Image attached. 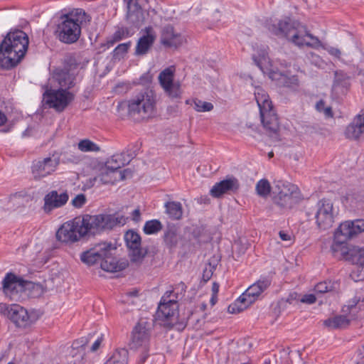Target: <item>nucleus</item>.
<instances>
[{"instance_id": "nucleus-36", "label": "nucleus", "mask_w": 364, "mask_h": 364, "mask_svg": "<svg viewBox=\"0 0 364 364\" xmlns=\"http://www.w3.org/2000/svg\"><path fill=\"white\" fill-rule=\"evenodd\" d=\"M53 79L56 80L61 87L60 89H67L71 87L74 85V76L65 70H60L56 72L53 75Z\"/></svg>"}, {"instance_id": "nucleus-18", "label": "nucleus", "mask_w": 364, "mask_h": 364, "mask_svg": "<svg viewBox=\"0 0 364 364\" xmlns=\"http://www.w3.org/2000/svg\"><path fill=\"white\" fill-rule=\"evenodd\" d=\"M132 176V172L129 169L124 171H114L109 168L104 164L100 165L99 173L97 177L102 184H113L117 181L124 180Z\"/></svg>"}, {"instance_id": "nucleus-26", "label": "nucleus", "mask_w": 364, "mask_h": 364, "mask_svg": "<svg viewBox=\"0 0 364 364\" xmlns=\"http://www.w3.org/2000/svg\"><path fill=\"white\" fill-rule=\"evenodd\" d=\"M86 341L82 338L80 341H75L67 355L68 364H82L85 354V346Z\"/></svg>"}, {"instance_id": "nucleus-43", "label": "nucleus", "mask_w": 364, "mask_h": 364, "mask_svg": "<svg viewBox=\"0 0 364 364\" xmlns=\"http://www.w3.org/2000/svg\"><path fill=\"white\" fill-rule=\"evenodd\" d=\"M163 225L158 220L146 221L144 226V232L146 235L156 234L162 230Z\"/></svg>"}, {"instance_id": "nucleus-60", "label": "nucleus", "mask_w": 364, "mask_h": 364, "mask_svg": "<svg viewBox=\"0 0 364 364\" xmlns=\"http://www.w3.org/2000/svg\"><path fill=\"white\" fill-rule=\"evenodd\" d=\"M219 291V285L214 282L212 286V293L213 295H217Z\"/></svg>"}, {"instance_id": "nucleus-59", "label": "nucleus", "mask_w": 364, "mask_h": 364, "mask_svg": "<svg viewBox=\"0 0 364 364\" xmlns=\"http://www.w3.org/2000/svg\"><path fill=\"white\" fill-rule=\"evenodd\" d=\"M132 220L135 222H139L141 219V213H140V211L139 209H135L133 212H132Z\"/></svg>"}, {"instance_id": "nucleus-2", "label": "nucleus", "mask_w": 364, "mask_h": 364, "mask_svg": "<svg viewBox=\"0 0 364 364\" xmlns=\"http://www.w3.org/2000/svg\"><path fill=\"white\" fill-rule=\"evenodd\" d=\"M90 21L89 16L81 9L61 16L57 28L59 40L65 43L76 42L80 36L82 26Z\"/></svg>"}, {"instance_id": "nucleus-45", "label": "nucleus", "mask_w": 364, "mask_h": 364, "mask_svg": "<svg viewBox=\"0 0 364 364\" xmlns=\"http://www.w3.org/2000/svg\"><path fill=\"white\" fill-rule=\"evenodd\" d=\"M257 193L263 198H267L271 191V186L267 179H261L256 184Z\"/></svg>"}, {"instance_id": "nucleus-22", "label": "nucleus", "mask_w": 364, "mask_h": 364, "mask_svg": "<svg viewBox=\"0 0 364 364\" xmlns=\"http://www.w3.org/2000/svg\"><path fill=\"white\" fill-rule=\"evenodd\" d=\"M68 198L69 196L66 192L58 194L56 191H52L44 197L43 210L46 213H50L53 209L63 206Z\"/></svg>"}, {"instance_id": "nucleus-4", "label": "nucleus", "mask_w": 364, "mask_h": 364, "mask_svg": "<svg viewBox=\"0 0 364 364\" xmlns=\"http://www.w3.org/2000/svg\"><path fill=\"white\" fill-rule=\"evenodd\" d=\"M127 218L122 215H85L81 218L85 236L96 235L112 229L116 225H124Z\"/></svg>"}, {"instance_id": "nucleus-46", "label": "nucleus", "mask_w": 364, "mask_h": 364, "mask_svg": "<svg viewBox=\"0 0 364 364\" xmlns=\"http://www.w3.org/2000/svg\"><path fill=\"white\" fill-rule=\"evenodd\" d=\"M129 36H130L129 30L125 28H121L115 31L112 38L108 40L107 43L110 46H112L115 43Z\"/></svg>"}, {"instance_id": "nucleus-32", "label": "nucleus", "mask_w": 364, "mask_h": 364, "mask_svg": "<svg viewBox=\"0 0 364 364\" xmlns=\"http://www.w3.org/2000/svg\"><path fill=\"white\" fill-rule=\"evenodd\" d=\"M252 58L260 70L263 73H268L269 76L272 72L278 70L277 68H274L265 50H262L257 55H253Z\"/></svg>"}, {"instance_id": "nucleus-58", "label": "nucleus", "mask_w": 364, "mask_h": 364, "mask_svg": "<svg viewBox=\"0 0 364 364\" xmlns=\"http://www.w3.org/2000/svg\"><path fill=\"white\" fill-rule=\"evenodd\" d=\"M279 236L280 239L283 241L289 242L291 240V235L284 231H280L279 232Z\"/></svg>"}, {"instance_id": "nucleus-54", "label": "nucleus", "mask_w": 364, "mask_h": 364, "mask_svg": "<svg viewBox=\"0 0 364 364\" xmlns=\"http://www.w3.org/2000/svg\"><path fill=\"white\" fill-rule=\"evenodd\" d=\"M316 298L315 295L312 294L304 295L301 299V301L302 303H306V304H314L316 302Z\"/></svg>"}, {"instance_id": "nucleus-34", "label": "nucleus", "mask_w": 364, "mask_h": 364, "mask_svg": "<svg viewBox=\"0 0 364 364\" xmlns=\"http://www.w3.org/2000/svg\"><path fill=\"white\" fill-rule=\"evenodd\" d=\"M260 116L264 127L270 132L276 133L279 128V124L273 109L265 112V113L260 112Z\"/></svg>"}, {"instance_id": "nucleus-52", "label": "nucleus", "mask_w": 364, "mask_h": 364, "mask_svg": "<svg viewBox=\"0 0 364 364\" xmlns=\"http://www.w3.org/2000/svg\"><path fill=\"white\" fill-rule=\"evenodd\" d=\"M131 46V42L124 43L118 45V46L114 49V52L116 55H123L127 53L129 48Z\"/></svg>"}, {"instance_id": "nucleus-20", "label": "nucleus", "mask_w": 364, "mask_h": 364, "mask_svg": "<svg viewBox=\"0 0 364 364\" xmlns=\"http://www.w3.org/2000/svg\"><path fill=\"white\" fill-rule=\"evenodd\" d=\"M161 43L168 48H177L182 46L186 38L178 33L175 32L172 26H165L161 33Z\"/></svg>"}, {"instance_id": "nucleus-10", "label": "nucleus", "mask_w": 364, "mask_h": 364, "mask_svg": "<svg viewBox=\"0 0 364 364\" xmlns=\"http://www.w3.org/2000/svg\"><path fill=\"white\" fill-rule=\"evenodd\" d=\"M176 68L170 66L163 70L158 76L159 82L164 93L171 100H180L182 97L183 90L179 81H176Z\"/></svg>"}, {"instance_id": "nucleus-41", "label": "nucleus", "mask_w": 364, "mask_h": 364, "mask_svg": "<svg viewBox=\"0 0 364 364\" xmlns=\"http://www.w3.org/2000/svg\"><path fill=\"white\" fill-rule=\"evenodd\" d=\"M77 149L82 152H99V145L88 139L80 140L77 144Z\"/></svg>"}, {"instance_id": "nucleus-63", "label": "nucleus", "mask_w": 364, "mask_h": 364, "mask_svg": "<svg viewBox=\"0 0 364 364\" xmlns=\"http://www.w3.org/2000/svg\"><path fill=\"white\" fill-rule=\"evenodd\" d=\"M211 274L212 273L210 270H209L208 272H207V270H205L203 276V279L205 280H208L210 278Z\"/></svg>"}, {"instance_id": "nucleus-25", "label": "nucleus", "mask_w": 364, "mask_h": 364, "mask_svg": "<svg viewBox=\"0 0 364 364\" xmlns=\"http://www.w3.org/2000/svg\"><path fill=\"white\" fill-rule=\"evenodd\" d=\"M23 307L19 304H0V314L7 316L17 328H21L23 323V317L21 315Z\"/></svg>"}, {"instance_id": "nucleus-38", "label": "nucleus", "mask_w": 364, "mask_h": 364, "mask_svg": "<svg viewBox=\"0 0 364 364\" xmlns=\"http://www.w3.org/2000/svg\"><path fill=\"white\" fill-rule=\"evenodd\" d=\"M101 268L106 272H118L124 268L122 264H119L116 259L110 257V253L107 257L102 259L100 263Z\"/></svg>"}, {"instance_id": "nucleus-17", "label": "nucleus", "mask_w": 364, "mask_h": 364, "mask_svg": "<svg viewBox=\"0 0 364 364\" xmlns=\"http://www.w3.org/2000/svg\"><path fill=\"white\" fill-rule=\"evenodd\" d=\"M150 338V324L145 321L138 323L132 331L130 346L132 348L146 350Z\"/></svg>"}, {"instance_id": "nucleus-64", "label": "nucleus", "mask_w": 364, "mask_h": 364, "mask_svg": "<svg viewBox=\"0 0 364 364\" xmlns=\"http://www.w3.org/2000/svg\"><path fill=\"white\" fill-rule=\"evenodd\" d=\"M217 301V295H212V297L210 299V302L212 305H214Z\"/></svg>"}, {"instance_id": "nucleus-12", "label": "nucleus", "mask_w": 364, "mask_h": 364, "mask_svg": "<svg viewBox=\"0 0 364 364\" xmlns=\"http://www.w3.org/2000/svg\"><path fill=\"white\" fill-rule=\"evenodd\" d=\"M73 99V94L65 89H48L43 94L44 103L58 112L64 110Z\"/></svg>"}, {"instance_id": "nucleus-3", "label": "nucleus", "mask_w": 364, "mask_h": 364, "mask_svg": "<svg viewBox=\"0 0 364 364\" xmlns=\"http://www.w3.org/2000/svg\"><path fill=\"white\" fill-rule=\"evenodd\" d=\"M23 58V31L9 32L0 43V67L11 69Z\"/></svg>"}, {"instance_id": "nucleus-62", "label": "nucleus", "mask_w": 364, "mask_h": 364, "mask_svg": "<svg viewBox=\"0 0 364 364\" xmlns=\"http://www.w3.org/2000/svg\"><path fill=\"white\" fill-rule=\"evenodd\" d=\"M23 39H24V55H25L27 51V47H28V41H29L28 36L25 33H24Z\"/></svg>"}, {"instance_id": "nucleus-19", "label": "nucleus", "mask_w": 364, "mask_h": 364, "mask_svg": "<svg viewBox=\"0 0 364 364\" xmlns=\"http://www.w3.org/2000/svg\"><path fill=\"white\" fill-rule=\"evenodd\" d=\"M171 294V291H167L161 299L156 312L159 319L168 320L177 314L178 304L175 300L169 299Z\"/></svg>"}, {"instance_id": "nucleus-33", "label": "nucleus", "mask_w": 364, "mask_h": 364, "mask_svg": "<svg viewBox=\"0 0 364 364\" xmlns=\"http://www.w3.org/2000/svg\"><path fill=\"white\" fill-rule=\"evenodd\" d=\"M254 94L260 112L265 113L272 109V102L264 90L260 87H256Z\"/></svg>"}, {"instance_id": "nucleus-50", "label": "nucleus", "mask_w": 364, "mask_h": 364, "mask_svg": "<svg viewBox=\"0 0 364 364\" xmlns=\"http://www.w3.org/2000/svg\"><path fill=\"white\" fill-rule=\"evenodd\" d=\"M86 201V196L82 193H80L75 196L74 198L72 199L71 204L75 208H80L85 204Z\"/></svg>"}, {"instance_id": "nucleus-48", "label": "nucleus", "mask_w": 364, "mask_h": 364, "mask_svg": "<svg viewBox=\"0 0 364 364\" xmlns=\"http://www.w3.org/2000/svg\"><path fill=\"white\" fill-rule=\"evenodd\" d=\"M26 318H24V327L34 323L41 316L39 311L31 309L26 311Z\"/></svg>"}, {"instance_id": "nucleus-7", "label": "nucleus", "mask_w": 364, "mask_h": 364, "mask_svg": "<svg viewBox=\"0 0 364 364\" xmlns=\"http://www.w3.org/2000/svg\"><path fill=\"white\" fill-rule=\"evenodd\" d=\"M270 285L268 279L259 280L249 287L246 291L228 306V312L238 314L246 309L258 299L261 294Z\"/></svg>"}, {"instance_id": "nucleus-31", "label": "nucleus", "mask_w": 364, "mask_h": 364, "mask_svg": "<svg viewBox=\"0 0 364 364\" xmlns=\"http://www.w3.org/2000/svg\"><path fill=\"white\" fill-rule=\"evenodd\" d=\"M341 255H346V258L353 264L360 267H364V248L360 247H346V252L340 251Z\"/></svg>"}, {"instance_id": "nucleus-13", "label": "nucleus", "mask_w": 364, "mask_h": 364, "mask_svg": "<svg viewBox=\"0 0 364 364\" xmlns=\"http://www.w3.org/2000/svg\"><path fill=\"white\" fill-rule=\"evenodd\" d=\"M112 250L113 248L110 242H98L95 244L88 250L83 252L80 255V259L87 265H93L97 262L101 263L102 259L107 257Z\"/></svg>"}, {"instance_id": "nucleus-15", "label": "nucleus", "mask_w": 364, "mask_h": 364, "mask_svg": "<svg viewBox=\"0 0 364 364\" xmlns=\"http://www.w3.org/2000/svg\"><path fill=\"white\" fill-rule=\"evenodd\" d=\"M191 239L189 228L181 229L174 225L168 226L164 236V242L169 247L184 245Z\"/></svg>"}, {"instance_id": "nucleus-51", "label": "nucleus", "mask_w": 364, "mask_h": 364, "mask_svg": "<svg viewBox=\"0 0 364 364\" xmlns=\"http://www.w3.org/2000/svg\"><path fill=\"white\" fill-rule=\"evenodd\" d=\"M316 109L323 112L326 117H332V112L330 107H325L324 102L323 100H320L316 105Z\"/></svg>"}, {"instance_id": "nucleus-30", "label": "nucleus", "mask_w": 364, "mask_h": 364, "mask_svg": "<svg viewBox=\"0 0 364 364\" xmlns=\"http://www.w3.org/2000/svg\"><path fill=\"white\" fill-rule=\"evenodd\" d=\"M130 161V156L127 153L122 152L113 154L104 164L112 170L120 171L121 167L129 164Z\"/></svg>"}, {"instance_id": "nucleus-1", "label": "nucleus", "mask_w": 364, "mask_h": 364, "mask_svg": "<svg viewBox=\"0 0 364 364\" xmlns=\"http://www.w3.org/2000/svg\"><path fill=\"white\" fill-rule=\"evenodd\" d=\"M268 30L279 38H285L297 46L318 47L321 42L309 33L305 26L290 18L267 23Z\"/></svg>"}, {"instance_id": "nucleus-6", "label": "nucleus", "mask_w": 364, "mask_h": 364, "mask_svg": "<svg viewBox=\"0 0 364 364\" xmlns=\"http://www.w3.org/2000/svg\"><path fill=\"white\" fill-rule=\"evenodd\" d=\"M364 232V220H346L341 223L334 232L331 247L333 252H346V241Z\"/></svg>"}, {"instance_id": "nucleus-27", "label": "nucleus", "mask_w": 364, "mask_h": 364, "mask_svg": "<svg viewBox=\"0 0 364 364\" xmlns=\"http://www.w3.org/2000/svg\"><path fill=\"white\" fill-rule=\"evenodd\" d=\"M270 78L277 81L279 84L291 90H296L299 86V80L297 75H291L289 71L286 73L279 70L277 71H273L271 73Z\"/></svg>"}, {"instance_id": "nucleus-28", "label": "nucleus", "mask_w": 364, "mask_h": 364, "mask_svg": "<svg viewBox=\"0 0 364 364\" xmlns=\"http://www.w3.org/2000/svg\"><path fill=\"white\" fill-rule=\"evenodd\" d=\"M144 33L145 34L139 39L136 46L135 53L137 55L146 53L156 38V34L152 27L148 26L145 28Z\"/></svg>"}, {"instance_id": "nucleus-56", "label": "nucleus", "mask_w": 364, "mask_h": 364, "mask_svg": "<svg viewBox=\"0 0 364 364\" xmlns=\"http://www.w3.org/2000/svg\"><path fill=\"white\" fill-rule=\"evenodd\" d=\"M102 341V336H100L96 339V341L92 345L91 348H90L91 351H92V352L96 351L100 348Z\"/></svg>"}, {"instance_id": "nucleus-40", "label": "nucleus", "mask_w": 364, "mask_h": 364, "mask_svg": "<svg viewBox=\"0 0 364 364\" xmlns=\"http://www.w3.org/2000/svg\"><path fill=\"white\" fill-rule=\"evenodd\" d=\"M128 351L124 349H119L114 351L112 356L105 362L107 364H127Z\"/></svg>"}, {"instance_id": "nucleus-8", "label": "nucleus", "mask_w": 364, "mask_h": 364, "mask_svg": "<svg viewBox=\"0 0 364 364\" xmlns=\"http://www.w3.org/2000/svg\"><path fill=\"white\" fill-rule=\"evenodd\" d=\"M272 193L274 203L284 208H291L301 199L297 186L282 181L275 182Z\"/></svg>"}, {"instance_id": "nucleus-35", "label": "nucleus", "mask_w": 364, "mask_h": 364, "mask_svg": "<svg viewBox=\"0 0 364 364\" xmlns=\"http://www.w3.org/2000/svg\"><path fill=\"white\" fill-rule=\"evenodd\" d=\"M350 319L343 314L333 318H328L323 321V325L330 329L345 328L350 323Z\"/></svg>"}, {"instance_id": "nucleus-55", "label": "nucleus", "mask_w": 364, "mask_h": 364, "mask_svg": "<svg viewBox=\"0 0 364 364\" xmlns=\"http://www.w3.org/2000/svg\"><path fill=\"white\" fill-rule=\"evenodd\" d=\"M326 50L330 55L335 56L337 58H340L341 52L338 48L334 47H328L326 48Z\"/></svg>"}, {"instance_id": "nucleus-44", "label": "nucleus", "mask_w": 364, "mask_h": 364, "mask_svg": "<svg viewBox=\"0 0 364 364\" xmlns=\"http://www.w3.org/2000/svg\"><path fill=\"white\" fill-rule=\"evenodd\" d=\"M339 288V284L337 282H323L317 284L314 290L317 293H325L328 291H336Z\"/></svg>"}, {"instance_id": "nucleus-61", "label": "nucleus", "mask_w": 364, "mask_h": 364, "mask_svg": "<svg viewBox=\"0 0 364 364\" xmlns=\"http://www.w3.org/2000/svg\"><path fill=\"white\" fill-rule=\"evenodd\" d=\"M7 120L4 113L0 111V126L3 125Z\"/></svg>"}, {"instance_id": "nucleus-9", "label": "nucleus", "mask_w": 364, "mask_h": 364, "mask_svg": "<svg viewBox=\"0 0 364 364\" xmlns=\"http://www.w3.org/2000/svg\"><path fill=\"white\" fill-rule=\"evenodd\" d=\"M81 218H75L64 223L56 232L58 241L66 244L74 243L85 237Z\"/></svg>"}, {"instance_id": "nucleus-11", "label": "nucleus", "mask_w": 364, "mask_h": 364, "mask_svg": "<svg viewBox=\"0 0 364 364\" xmlns=\"http://www.w3.org/2000/svg\"><path fill=\"white\" fill-rule=\"evenodd\" d=\"M336 211L333 203L328 199L320 200L316 204L315 219L317 227L321 230H328L333 226Z\"/></svg>"}, {"instance_id": "nucleus-53", "label": "nucleus", "mask_w": 364, "mask_h": 364, "mask_svg": "<svg viewBox=\"0 0 364 364\" xmlns=\"http://www.w3.org/2000/svg\"><path fill=\"white\" fill-rule=\"evenodd\" d=\"M364 267H358L357 271L354 270L350 274V277L355 282L363 280L364 279Z\"/></svg>"}, {"instance_id": "nucleus-5", "label": "nucleus", "mask_w": 364, "mask_h": 364, "mask_svg": "<svg viewBox=\"0 0 364 364\" xmlns=\"http://www.w3.org/2000/svg\"><path fill=\"white\" fill-rule=\"evenodd\" d=\"M156 103L154 92L145 89L134 95L129 101L119 103L118 107L127 106L129 114L147 118L154 114Z\"/></svg>"}, {"instance_id": "nucleus-14", "label": "nucleus", "mask_w": 364, "mask_h": 364, "mask_svg": "<svg viewBox=\"0 0 364 364\" xmlns=\"http://www.w3.org/2000/svg\"><path fill=\"white\" fill-rule=\"evenodd\" d=\"M2 291L11 300L20 301L23 294V278L12 272L6 274L2 280Z\"/></svg>"}, {"instance_id": "nucleus-47", "label": "nucleus", "mask_w": 364, "mask_h": 364, "mask_svg": "<svg viewBox=\"0 0 364 364\" xmlns=\"http://www.w3.org/2000/svg\"><path fill=\"white\" fill-rule=\"evenodd\" d=\"M193 108L196 112H210L213 109V105L210 102L202 101L198 99L193 100Z\"/></svg>"}, {"instance_id": "nucleus-16", "label": "nucleus", "mask_w": 364, "mask_h": 364, "mask_svg": "<svg viewBox=\"0 0 364 364\" xmlns=\"http://www.w3.org/2000/svg\"><path fill=\"white\" fill-rule=\"evenodd\" d=\"M58 157H47L33 161L31 166V173L35 179H41L53 173L59 165Z\"/></svg>"}, {"instance_id": "nucleus-49", "label": "nucleus", "mask_w": 364, "mask_h": 364, "mask_svg": "<svg viewBox=\"0 0 364 364\" xmlns=\"http://www.w3.org/2000/svg\"><path fill=\"white\" fill-rule=\"evenodd\" d=\"M23 204V196L21 193H16L9 198V205L11 210H16Z\"/></svg>"}, {"instance_id": "nucleus-37", "label": "nucleus", "mask_w": 364, "mask_h": 364, "mask_svg": "<svg viewBox=\"0 0 364 364\" xmlns=\"http://www.w3.org/2000/svg\"><path fill=\"white\" fill-rule=\"evenodd\" d=\"M166 213L173 220H179L183 215L182 205L179 202L171 201L165 204Z\"/></svg>"}, {"instance_id": "nucleus-29", "label": "nucleus", "mask_w": 364, "mask_h": 364, "mask_svg": "<svg viewBox=\"0 0 364 364\" xmlns=\"http://www.w3.org/2000/svg\"><path fill=\"white\" fill-rule=\"evenodd\" d=\"M124 240L128 248L132 250L134 260H136L143 256V253L140 248L141 237L137 232L133 230L127 231L124 235Z\"/></svg>"}, {"instance_id": "nucleus-39", "label": "nucleus", "mask_w": 364, "mask_h": 364, "mask_svg": "<svg viewBox=\"0 0 364 364\" xmlns=\"http://www.w3.org/2000/svg\"><path fill=\"white\" fill-rule=\"evenodd\" d=\"M43 292V288L41 284L24 280V294L28 297H38Z\"/></svg>"}, {"instance_id": "nucleus-24", "label": "nucleus", "mask_w": 364, "mask_h": 364, "mask_svg": "<svg viewBox=\"0 0 364 364\" xmlns=\"http://www.w3.org/2000/svg\"><path fill=\"white\" fill-rule=\"evenodd\" d=\"M238 188L237 179L232 177L216 183L210 189V193L214 198H220L224 194L237 190Z\"/></svg>"}, {"instance_id": "nucleus-23", "label": "nucleus", "mask_w": 364, "mask_h": 364, "mask_svg": "<svg viewBox=\"0 0 364 364\" xmlns=\"http://www.w3.org/2000/svg\"><path fill=\"white\" fill-rule=\"evenodd\" d=\"M345 135L350 139H358L364 136V110H361L347 126Z\"/></svg>"}, {"instance_id": "nucleus-57", "label": "nucleus", "mask_w": 364, "mask_h": 364, "mask_svg": "<svg viewBox=\"0 0 364 364\" xmlns=\"http://www.w3.org/2000/svg\"><path fill=\"white\" fill-rule=\"evenodd\" d=\"M97 180H99V178L97 177V176L94 178H89L88 180H87L86 183H85L84 187L85 188H90L93 187L95 184V182Z\"/></svg>"}, {"instance_id": "nucleus-42", "label": "nucleus", "mask_w": 364, "mask_h": 364, "mask_svg": "<svg viewBox=\"0 0 364 364\" xmlns=\"http://www.w3.org/2000/svg\"><path fill=\"white\" fill-rule=\"evenodd\" d=\"M344 199L350 206L360 207L364 203V193H349Z\"/></svg>"}, {"instance_id": "nucleus-21", "label": "nucleus", "mask_w": 364, "mask_h": 364, "mask_svg": "<svg viewBox=\"0 0 364 364\" xmlns=\"http://www.w3.org/2000/svg\"><path fill=\"white\" fill-rule=\"evenodd\" d=\"M342 313L346 314L350 321L364 317V299L354 297L342 308Z\"/></svg>"}]
</instances>
